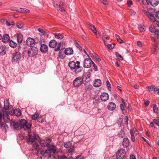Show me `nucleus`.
Wrapping results in <instances>:
<instances>
[{
  "label": "nucleus",
  "instance_id": "38",
  "mask_svg": "<svg viewBox=\"0 0 159 159\" xmlns=\"http://www.w3.org/2000/svg\"><path fill=\"white\" fill-rule=\"evenodd\" d=\"M39 116V114L37 113H35L32 116V118L34 120H36Z\"/></svg>",
  "mask_w": 159,
  "mask_h": 159
},
{
  "label": "nucleus",
  "instance_id": "44",
  "mask_svg": "<svg viewBox=\"0 0 159 159\" xmlns=\"http://www.w3.org/2000/svg\"><path fill=\"white\" fill-rule=\"evenodd\" d=\"M102 38L103 41L106 40H109V38L106 36V35L104 34H102Z\"/></svg>",
  "mask_w": 159,
  "mask_h": 159
},
{
  "label": "nucleus",
  "instance_id": "9",
  "mask_svg": "<svg viewBox=\"0 0 159 159\" xmlns=\"http://www.w3.org/2000/svg\"><path fill=\"white\" fill-rule=\"evenodd\" d=\"M38 52V49L35 47H32L28 50V54L29 57H33L36 55Z\"/></svg>",
  "mask_w": 159,
  "mask_h": 159
},
{
  "label": "nucleus",
  "instance_id": "64",
  "mask_svg": "<svg viewBox=\"0 0 159 159\" xmlns=\"http://www.w3.org/2000/svg\"><path fill=\"white\" fill-rule=\"evenodd\" d=\"M75 159H84V157L81 155H79L76 157Z\"/></svg>",
  "mask_w": 159,
  "mask_h": 159
},
{
  "label": "nucleus",
  "instance_id": "22",
  "mask_svg": "<svg viewBox=\"0 0 159 159\" xmlns=\"http://www.w3.org/2000/svg\"><path fill=\"white\" fill-rule=\"evenodd\" d=\"M41 153L43 155L48 157H51V154L50 153L48 149L44 150H42L41 152Z\"/></svg>",
  "mask_w": 159,
  "mask_h": 159
},
{
  "label": "nucleus",
  "instance_id": "4",
  "mask_svg": "<svg viewBox=\"0 0 159 159\" xmlns=\"http://www.w3.org/2000/svg\"><path fill=\"white\" fill-rule=\"evenodd\" d=\"M143 11L149 18L151 22H155L156 20L153 14L154 11L153 9L149 8L147 10H144Z\"/></svg>",
  "mask_w": 159,
  "mask_h": 159
},
{
  "label": "nucleus",
  "instance_id": "62",
  "mask_svg": "<svg viewBox=\"0 0 159 159\" xmlns=\"http://www.w3.org/2000/svg\"><path fill=\"white\" fill-rule=\"evenodd\" d=\"M131 141L132 142H134L135 140L134 136L133 135V134L131 133Z\"/></svg>",
  "mask_w": 159,
  "mask_h": 159
},
{
  "label": "nucleus",
  "instance_id": "55",
  "mask_svg": "<svg viewBox=\"0 0 159 159\" xmlns=\"http://www.w3.org/2000/svg\"><path fill=\"white\" fill-rule=\"evenodd\" d=\"M127 3L128 6L129 7H130L133 3L131 0H128Z\"/></svg>",
  "mask_w": 159,
  "mask_h": 159
},
{
  "label": "nucleus",
  "instance_id": "20",
  "mask_svg": "<svg viewBox=\"0 0 159 159\" xmlns=\"http://www.w3.org/2000/svg\"><path fill=\"white\" fill-rule=\"evenodd\" d=\"M3 114V118L4 121L6 122H8L10 120V117L8 114L7 112H2Z\"/></svg>",
  "mask_w": 159,
  "mask_h": 159
},
{
  "label": "nucleus",
  "instance_id": "7",
  "mask_svg": "<svg viewBox=\"0 0 159 159\" xmlns=\"http://www.w3.org/2000/svg\"><path fill=\"white\" fill-rule=\"evenodd\" d=\"M21 54L19 52H16L12 55L11 62L13 64L18 63L20 60L21 57Z\"/></svg>",
  "mask_w": 159,
  "mask_h": 159
},
{
  "label": "nucleus",
  "instance_id": "8",
  "mask_svg": "<svg viewBox=\"0 0 159 159\" xmlns=\"http://www.w3.org/2000/svg\"><path fill=\"white\" fill-rule=\"evenodd\" d=\"M61 43H58L55 40H51L49 42V46L52 48H55V51H58L60 50Z\"/></svg>",
  "mask_w": 159,
  "mask_h": 159
},
{
  "label": "nucleus",
  "instance_id": "61",
  "mask_svg": "<svg viewBox=\"0 0 159 159\" xmlns=\"http://www.w3.org/2000/svg\"><path fill=\"white\" fill-rule=\"evenodd\" d=\"M38 31L41 33L43 34L45 32L42 29L39 28L38 30Z\"/></svg>",
  "mask_w": 159,
  "mask_h": 159
},
{
  "label": "nucleus",
  "instance_id": "49",
  "mask_svg": "<svg viewBox=\"0 0 159 159\" xmlns=\"http://www.w3.org/2000/svg\"><path fill=\"white\" fill-rule=\"evenodd\" d=\"M107 47L109 49H112L114 48V45L111 44H108Z\"/></svg>",
  "mask_w": 159,
  "mask_h": 159
},
{
  "label": "nucleus",
  "instance_id": "59",
  "mask_svg": "<svg viewBox=\"0 0 159 159\" xmlns=\"http://www.w3.org/2000/svg\"><path fill=\"white\" fill-rule=\"evenodd\" d=\"M92 63L94 68L95 69V71H97L98 70V67L93 62H92Z\"/></svg>",
  "mask_w": 159,
  "mask_h": 159
},
{
  "label": "nucleus",
  "instance_id": "40",
  "mask_svg": "<svg viewBox=\"0 0 159 159\" xmlns=\"http://www.w3.org/2000/svg\"><path fill=\"white\" fill-rule=\"evenodd\" d=\"M154 92L156 94H159V87H157L154 88Z\"/></svg>",
  "mask_w": 159,
  "mask_h": 159
},
{
  "label": "nucleus",
  "instance_id": "36",
  "mask_svg": "<svg viewBox=\"0 0 159 159\" xmlns=\"http://www.w3.org/2000/svg\"><path fill=\"white\" fill-rule=\"evenodd\" d=\"M71 146V143L69 142H66L64 144V146L66 148H69Z\"/></svg>",
  "mask_w": 159,
  "mask_h": 159
},
{
  "label": "nucleus",
  "instance_id": "23",
  "mask_svg": "<svg viewBox=\"0 0 159 159\" xmlns=\"http://www.w3.org/2000/svg\"><path fill=\"white\" fill-rule=\"evenodd\" d=\"M101 98L103 101H106L109 98V95L106 93H102L101 95Z\"/></svg>",
  "mask_w": 159,
  "mask_h": 159
},
{
  "label": "nucleus",
  "instance_id": "50",
  "mask_svg": "<svg viewBox=\"0 0 159 159\" xmlns=\"http://www.w3.org/2000/svg\"><path fill=\"white\" fill-rule=\"evenodd\" d=\"M153 110L155 113H157L158 112V107L156 105H154L153 107Z\"/></svg>",
  "mask_w": 159,
  "mask_h": 159
},
{
  "label": "nucleus",
  "instance_id": "18",
  "mask_svg": "<svg viewBox=\"0 0 159 159\" xmlns=\"http://www.w3.org/2000/svg\"><path fill=\"white\" fill-rule=\"evenodd\" d=\"M9 108V104L7 100H4V107L2 109V112H7Z\"/></svg>",
  "mask_w": 159,
  "mask_h": 159
},
{
  "label": "nucleus",
  "instance_id": "21",
  "mask_svg": "<svg viewBox=\"0 0 159 159\" xmlns=\"http://www.w3.org/2000/svg\"><path fill=\"white\" fill-rule=\"evenodd\" d=\"M116 107V104L113 102H110L109 103L107 106L108 109L111 111L114 110Z\"/></svg>",
  "mask_w": 159,
  "mask_h": 159
},
{
  "label": "nucleus",
  "instance_id": "39",
  "mask_svg": "<svg viewBox=\"0 0 159 159\" xmlns=\"http://www.w3.org/2000/svg\"><path fill=\"white\" fill-rule=\"evenodd\" d=\"M116 38L117 41L119 43H123V41L119 36L116 35Z\"/></svg>",
  "mask_w": 159,
  "mask_h": 159
},
{
  "label": "nucleus",
  "instance_id": "37",
  "mask_svg": "<svg viewBox=\"0 0 159 159\" xmlns=\"http://www.w3.org/2000/svg\"><path fill=\"white\" fill-rule=\"evenodd\" d=\"M157 43H154V44L153 45V52H152V53L153 54L155 53L156 51L157 48Z\"/></svg>",
  "mask_w": 159,
  "mask_h": 159
},
{
  "label": "nucleus",
  "instance_id": "12",
  "mask_svg": "<svg viewBox=\"0 0 159 159\" xmlns=\"http://www.w3.org/2000/svg\"><path fill=\"white\" fill-rule=\"evenodd\" d=\"M83 81L82 78L81 77H79L75 78L74 80L73 84L74 86L76 87H79L81 85Z\"/></svg>",
  "mask_w": 159,
  "mask_h": 159
},
{
  "label": "nucleus",
  "instance_id": "3",
  "mask_svg": "<svg viewBox=\"0 0 159 159\" xmlns=\"http://www.w3.org/2000/svg\"><path fill=\"white\" fill-rule=\"evenodd\" d=\"M80 62L79 61L76 62L73 61L70 62L68 65L71 70H74L75 73L77 74L81 72L82 70V67L80 66Z\"/></svg>",
  "mask_w": 159,
  "mask_h": 159
},
{
  "label": "nucleus",
  "instance_id": "43",
  "mask_svg": "<svg viewBox=\"0 0 159 159\" xmlns=\"http://www.w3.org/2000/svg\"><path fill=\"white\" fill-rule=\"evenodd\" d=\"M116 55L117 58L120 60H122L123 59L122 56L119 53L116 52Z\"/></svg>",
  "mask_w": 159,
  "mask_h": 159
},
{
  "label": "nucleus",
  "instance_id": "34",
  "mask_svg": "<svg viewBox=\"0 0 159 159\" xmlns=\"http://www.w3.org/2000/svg\"><path fill=\"white\" fill-rule=\"evenodd\" d=\"M9 45L11 47L14 48L16 47L17 44L16 42L11 40L9 43Z\"/></svg>",
  "mask_w": 159,
  "mask_h": 159
},
{
  "label": "nucleus",
  "instance_id": "33",
  "mask_svg": "<svg viewBox=\"0 0 159 159\" xmlns=\"http://www.w3.org/2000/svg\"><path fill=\"white\" fill-rule=\"evenodd\" d=\"M89 25L90 29L93 31L94 33H96L97 31L96 28H95L94 26L91 23H89Z\"/></svg>",
  "mask_w": 159,
  "mask_h": 159
},
{
  "label": "nucleus",
  "instance_id": "56",
  "mask_svg": "<svg viewBox=\"0 0 159 159\" xmlns=\"http://www.w3.org/2000/svg\"><path fill=\"white\" fill-rule=\"evenodd\" d=\"M132 129L134 132L135 135H136L139 133L138 131L136 129L133 128Z\"/></svg>",
  "mask_w": 159,
  "mask_h": 159
},
{
  "label": "nucleus",
  "instance_id": "15",
  "mask_svg": "<svg viewBox=\"0 0 159 159\" xmlns=\"http://www.w3.org/2000/svg\"><path fill=\"white\" fill-rule=\"evenodd\" d=\"M92 61L90 59H85L84 61L83 66L85 68H89L91 66Z\"/></svg>",
  "mask_w": 159,
  "mask_h": 159
},
{
  "label": "nucleus",
  "instance_id": "48",
  "mask_svg": "<svg viewBox=\"0 0 159 159\" xmlns=\"http://www.w3.org/2000/svg\"><path fill=\"white\" fill-rule=\"evenodd\" d=\"M141 1L143 4L149 5V0H141Z\"/></svg>",
  "mask_w": 159,
  "mask_h": 159
},
{
  "label": "nucleus",
  "instance_id": "32",
  "mask_svg": "<svg viewBox=\"0 0 159 159\" xmlns=\"http://www.w3.org/2000/svg\"><path fill=\"white\" fill-rule=\"evenodd\" d=\"M101 80L99 79H97L94 80L93 85L94 86L98 87L101 86Z\"/></svg>",
  "mask_w": 159,
  "mask_h": 159
},
{
  "label": "nucleus",
  "instance_id": "5",
  "mask_svg": "<svg viewBox=\"0 0 159 159\" xmlns=\"http://www.w3.org/2000/svg\"><path fill=\"white\" fill-rule=\"evenodd\" d=\"M64 0H63L59 2L58 0H52V3L54 7L57 10L62 12L64 11L63 6L64 5Z\"/></svg>",
  "mask_w": 159,
  "mask_h": 159
},
{
  "label": "nucleus",
  "instance_id": "14",
  "mask_svg": "<svg viewBox=\"0 0 159 159\" xmlns=\"http://www.w3.org/2000/svg\"><path fill=\"white\" fill-rule=\"evenodd\" d=\"M2 117V114H0V127L3 131L6 132L7 129H8V127L6 123L1 122Z\"/></svg>",
  "mask_w": 159,
  "mask_h": 159
},
{
  "label": "nucleus",
  "instance_id": "29",
  "mask_svg": "<svg viewBox=\"0 0 159 159\" xmlns=\"http://www.w3.org/2000/svg\"><path fill=\"white\" fill-rule=\"evenodd\" d=\"M40 51L42 52L46 53L48 51V47L45 44H42L40 47Z\"/></svg>",
  "mask_w": 159,
  "mask_h": 159
},
{
  "label": "nucleus",
  "instance_id": "16",
  "mask_svg": "<svg viewBox=\"0 0 159 159\" xmlns=\"http://www.w3.org/2000/svg\"><path fill=\"white\" fill-rule=\"evenodd\" d=\"M35 43L34 40L31 38H28L26 40V44L27 45L31 47H33Z\"/></svg>",
  "mask_w": 159,
  "mask_h": 159
},
{
  "label": "nucleus",
  "instance_id": "53",
  "mask_svg": "<svg viewBox=\"0 0 159 159\" xmlns=\"http://www.w3.org/2000/svg\"><path fill=\"white\" fill-rule=\"evenodd\" d=\"M154 14L156 18L159 19V11L155 12Z\"/></svg>",
  "mask_w": 159,
  "mask_h": 159
},
{
  "label": "nucleus",
  "instance_id": "19",
  "mask_svg": "<svg viewBox=\"0 0 159 159\" xmlns=\"http://www.w3.org/2000/svg\"><path fill=\"white\" fill-rule=\"evenodd\" d=\"M49 147V151L50 153H53L55 154L58 152V151L57 150L56 147L54 145H52Z\"/></svg>",
  "mask_w": 159,
  "mask_h": 159
},
{
  "label": "nucleus",
  "instance_id": "52",
  "mask_svg": "<svg viewBox=\"0 0 159 159\" xmlns=\"http://www.w3.org/2000/svg\"><path fill=\"white\" fill-rule=\"evenodd\" d=\"M149 91H151L153 90H154V87L153 86H150L147 87Z\"/></svg>",
  "mask_w": 159,
  "mask_h": 159
},
{
  "label": "nucleus",
  "instance_id": "63",
  "mask_svg": "<svg viewBox=\"0 0 159 159\" xmlns=\"http://www.w3.org/2000/svg\"><path fill=\"white\" fill-rule=\"evenodd\" d=\"M137 44L139 47H142V45L141 42L140 41H138L137 42Z\"/></svg>",
  "mask_w": 159,
  "mask_h": 159
},
{
  "label": "nucleus",
  "instance_id": "47",
  "mask_svg": "<svg viewBox=\"0 0 159 159\" xmlns=\"http://www.w3.org/2000/svg\"><path fill=\"white\" fill-rule=\"evenodd\" d=\"M6 24L8 26H9L10 25H13L14 23L13 22H10V21L6 20Z\"/></svg>",
  "mask_w": 159,
  "mask_h": 159
},
{
  "label": "nucleus",
  "instance_id": "10",
  "mask_svg": "<svg viewBox=\"0 0 159 159\" xmlns=\"http://www.w3.org/2000/svg\"><path fill=\"white\" fill-rule=\"evenodd\" d=\"M51 142V139L48 138L45 139L40 140L39 143L42 147H49Z\"/></svg>",
  "mask_w": 159,
  "mask_h": 159
},
{
  "label": "nucleus",
  "instance_id": "35",
  "mask_svg": "<svg viewBox=\"0 0 159 159\" xmlns=\"http://www.w3.org/2000/svg\"><path fill=\"white\" fill-rule=\"evenodd\" d=\"M54 36L55 38L58 39H62L64 37L63 36L62 34H54Z\"/></svg>",
  "mask_w": 159,
  "mask_h": 159
},
{
  "label": "nucleus",
  "instance_id": "28",
  "mask_svg": "<svg viewBox=\"0 0 159 159\" xmlns=\"http://www.w3.org/2000/svg\"><path fill=\"white\" fill-rule=\"evenodd\" d=\"M129 140L128 138H125L123 140L122 145L125 148L128 147L129 145Z\"/></svg>",
  "mask_w": 159,
  "mask_h": 159
},
{
  "label": "nucleus",
  "instance_id": "31",
  "mask_svg": "<svg viewBox=\"0 0 159 159\" xmlns=\"http://www.w3.org/2000/svg\"><path fill=\"white\" fill-rule=\"evenodd\" d=\"M6 47L5 45L0 47V54L3 55H5L6 52Z\"/></svg>",
  "mask_w": 159,
  "mask_h": 159
},
{
  "label": "nucleus",
  "instance_id": "60",
  "mask_svg": "<svg viewBox=\"0 0 159 159\" xmlns=\"http://www.w3.org/2000/svg\"><path fill=\"white\" fill-rule=\"evenodd\" d=\"M58 159H67L66 157L64 156H58Z\"/></svg>",
  "mask_w": 159,
  "mask_h": 159
},
{
  "label": "nucleus",
  "instance_id": "27",
  "mask_svg": "<svg viewBox=\"0 0 159 159\" xmlns=\"http://www.w3.org/2000/svg\"><path fill=\"white\" fill-rule=\"evenodd\" d=\"M11 114H14L16 116H20L21 114V112L19 109H15L13 110L12 111H11Z\"/></svg>",
  "mask_w": 159,
  "mask_h": 159
},
{
  "label": "nucleus",
  "instance_id": "46",
  "mask_svg": "<svg viewBox=\"0 0 159 159\" xmlns=\"http://www.w3.org/2000/svg\"><path fill=\"white\" fill-rule=\"evenodd\" d=\"M16 27L19 29H21L23 27V25L22 24L20 23H17L16 25Z\"/></svg>",
  "mask_w": 159,
  "mask_h": 159
},
{
  "label": "nucleus",
  "instance_id": "54",
  "mask_svg": "<svg viewBox=\"0 0 159 159\" xmlns=\"http://www.w3.org/2000/svg\"><path fill=\"white\" fill-rule=\"evenodd\" d=\"M139 30L140 31H143L145 30L146 29L142 26H139L138 27Z\"/></svg>",
  "mask_w": 159,
  "mask_h": 159
},
{
  "label": "nucleus",
  "instance_id": "42",
  "mask_svg": "<svg viewBox=\"0 0 159 159\" xmlns=\"http://www.w3.org/2000/svg\"><path fill=\"white\" fill-rule=\"evenodd\" d=\"M44 119L42 116L38 117L37 121L39 122L42 123L44 121Z\"/></svg>",
  "mask_w": 159,
  "mask_h": 159
},
{
  "label": "nucleus",
  "instance_id": "2",
  "mask_svg": "<svg viewBox=\"0 0 159 159\" xmlns=\"http://www.w3.org/2000/svg\"><path fill=\"white\" fill-rule=\"evenodd\" d=\"M39 139V137L36 134H29L26 137V141L28 144H32L35 149L39 150V149L38 145Z\"/></svg>",
  "mask_w": 159,
  "mask_h": 159
},
{
  "label": "nucleus",
  "instance_id": "13",
  "mask_svg": "<svg viewBox=\"0 0 159 159\" xmlns=\"http://www.w3.org/2000/svg\"><path fill=\"white\" fill-rule=\"evenodd\" d=\"M149 30L152 33H155V35L157 36L158 38L159 36V29L156 30L154 25L152 24L149 27Z\"/></svg>",
  "mask_w": 159,
  "mask_h": 159
},
{
  "label": "nucleus",
  "instance_id": "57",
  "mask_svg": "<svg viewBox=\"0 0 159 159\" xmlns=\"http://www.w3.org/2000/svg\"><path fill=\"white\" fill-rule=\"evenodd\" d=\"M101 2L105 5L108 4V2L106 0H101Z\"/></svg>",
  "mask_w": 159,
  "mask_h": 159
},
{
  "label": "nucleus",
  "instance_id": "30",
  "mask_svg": "<svg viewBox=\"0 0 159 159\" xmlns=\"http://www.w3.org/2000/svg\"><path fill=\"white\" fill-rule=\"evenodd\" d=\"M65 53L67 55H70L73 53V51L71 48H68L65 50Z\"/></svg>",
  "mask_w": 159,
  "mask_h": 159
},
{
  "label": "nucleus",
  "instance_id": "24",
  "mask_svg": "<svg viewBox=\"0 0 159 159\" xmlns=\"http://www.w3.org/2000/svg\"><path fill=\"white\" fill-rule=\"evenodd\" d=\"M16 36L17 38V40L18 43H21L23 39V36L22 34L19 33L16 34Z\"/></svg>",
  "mask_w": 159,
  "mask_h": 159
},
{
  "label": "nucleus",
  "instance_id": "41",
  "mask_svg": "<svg viewBox=\"0 0 159 159\" xmlns=\"http://www.w3.org/2000/svg\"><path fill=\"white\" fill-rule=\"evenodd\" d=\"M93 57L96 59L98 61H101V59L99 58L98 55L95 53H93Z\"/></svg>",
  "mask_w": 159,
  "mask_h": 159
},
{
  "label": "nucleus",
  "instance_id": "17",
  "mask_svg": "<svg viewBox=\"0 0 159 159\" xmlns=\"http://www.w3.org/2000/svg\"><path fill=\"white\" fill-rule=\"evenodd\" d=\"M13 10L16 11H17L23 13H29L30 12V11L27 9L22 8H16L15 7L13 8Z\"/></svg>",
  "mask_w": 159,
  "mask_h": 159
},
{
  "label": "nucleus",
  "instance_id": "6",
  "mask_svg": "<svg viewBox=\"0 0 159 159\" xmlns=\"http://www.w3.org/2000/svg\"><path fill=\"white\" fill-rule=\"evenodd\" d=\"M92 71V69H90L87 72L84 73L82 78L83 82L84 84H86L87 83L89 82V79L91 78V73Z\"/></svg>",
  "mask_w": 159,
  "mask_h": 159
},
{
  "label": "nucleus",
  "instance_id": "25",
  "mask_svg": "<svg viewBox=\"0 0 159 159\" xmlns=\"http://www.w3.org/2000/svg\"><path fill=\"white\" fill-rule=\"evenodd\" d=\"M159 3V0H149V5L153 7H156Z\"/></svg>",
  "mask_w": 159,
  "mask_h": 159
},
{
  "label": "nucleus",
  "instance_id": "26",
  "mask_svg": "<svg viewBox=\"0 0 159 159\" xmlns=\"http://www.w3.org/2000/svg\"><path fill=\"white\" fill-rule=\"evenodd\" d=\"M1 39L3 42L7 43L10 40L9 36L8 34H5L2 36Z\"/></svg>",
  "mask_w": 159,
  "mask_h": 159
},
{
  "label": "nucleus",
  "instance_id": "45",
  "mask_svg": "<svg viewBox=\"0 0 159 159\" xmlns=\"http://www.w3.org/2000/svg\"><path fill=\"white\" fill-rule=\"evenodd\" d=\"M155 37H153L152 36L151 37V39L152 41H153L155 43H157V39L156 38L158 39V38H157V35H155Z\"/></svg>",
  "mask_w": 159,
  "mask_h": 159
},
{
  "label": "nucleus",
  "instance_id": "1",
  "mask_svg": "<svg viewBox=\"0 0 159 159\" xmlns=\"http://www.w3.org/2000/svg\"><path fill=\"white\" fill-rule=\"evenodd\" d=\"M10 125L16 129H19L22 128L25 130H27L28 132L30 131L32 125L31 123L25 120L22 119L18 122L14 120H11L10 122Z\"/></svg>",
  "mask_w": 159,
  "mask_h": 159
},
{
  "label": "nucleus",
  "instance_id": "51",
  "mask_svg": "<svg viewBox=\"0 0 159 159\" xmlns=\"http://www.w3.org/2000/svg\"><path fill=\"white\" fill-rule=\"evenodd\" d=\"M153 122L157 125L159 126V120L155 119L153 120Z\"/></svg>",
  "mask_w": 159,
  "mask_h": 159
},
{
  "label": "nucleus",
  "instance_id": "58",
  "mask_svg": "<svg viewBox=\"0 0 159 159\" xmlns=\"http://www.w3.org/2000/svg\"><path fill=\"white\" fill-rule=\"evenodd\" d=\"M125 124L128 125V118L127 116H126L125 117Z\"/></svg>",
  "mask_w": 159,
  "mask_h": 159
},
{
  "label": "nucleus",
  "instance_id": "11",
  "mask_svg": "<svg viewBox=\"0 0 159 159\" xmlns=\"http://www.w3.org/2000/svg\"><path fill=\"white\" fill-rule=\"evenodd\" d=\"M125 154V151L124 149H120L116 154V158L117 159H122L124 157Z\"/></svg>",
  "mask_w": 159,
  "mask_h": 159
}]
</instances>
